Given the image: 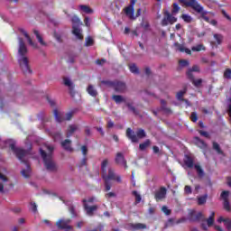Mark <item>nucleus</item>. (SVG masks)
Wrapping results in <instances>:
<instances>
[{
    "label": "nucleus",
    "mask_w": 231,
    "mask_h": 231,
    "mask_svg": "<svg viewBox=\"0 0 231 231\" xmlns=\"http://www.w3.org/2000/svg\"><path fill=\"white\" fill-rule=\"evenodd\" d=\"M54 147L50 144H44L40 149L41 156L43 160L44 167L49 172H57L59 171V165L53 160Z\"/></svg>",
    "instance_id": "f257e3e1"
},
{
    "label": "nucleus",
    "mask_w": 231,
    "mask_h": 231,
    "mask_svg": "<svg viewBox=\"0 0 231 231\" xmlns=\"http://www.w3.org/2000/svg\"><path fill=\"white\" fill-rule=\"evenodd\" d=\"M72 23V33L77 37V39H79V41H82L84 39V36L82 35V29H80L79 26H81L82 22L80 21V18L77 15H73L71 18Z\"/></svg>",
    "instance_id": "f03ea898"
},
{
    "label": "nucleus",
    "mask_w": 231,
    "mask_h": 231,
    "mask_svg": "<svg viewBox=\"0 0 231 231\" xmlns=\"http://www.w3.org/2000/svg\"><path fill=\"white\" fill-rule=\"evenodd\" d=\"M101 84H104L105 86H110V88H113L116 93H125V91H127V86L124 81L103 80L101 81Z\"/></svg>",
    "instance_id": "7ed1b4c3"
},
{
    "label": "nucleus",
    "mask_w": 231,
    "mask_h": 231,
    "mask_svg": "<svg viewBox=\"0 0 231 231\" xmlns=\"http://www.w3.org/2000/svg\"><path fill=\"white\" fill-rule=\"evenodd\" d=\"M7 143L9 144V147H11V150L14 152V154L16 155V158H18V160H20L21 162H24V157L28 156V154H30V151H26L21 148H16L15 147V141L13 140H9L7 142Z\"/></svg>",
    "instance_id": "20e7f679"
},
{
    "label": "nucleus",
    "mask_w": 231,
    "mask_h": 231,
    "mask_svg": "<svg viewBox=\"0 0 231 231\" xmlns=\"http://www.w3.org/2000/svg\"><path fill=\"white\" fill-rule=\"evenodd\" d=\"M179 2L181 5H184V6L192 8V10H194L198 14H200V12H203V6H201L196 0H179Z\"/></svg>",
    "instance_id": "39448f33"
},
{
    "label": "nucleus",
    "mask_w": 231,
    "mask_h": 231,
    "mask_svg": "<svg viewBox=\"0 0 231 231\" xmlns=\"http://www.w3.org/2000/svg\"><path fill=\"white\" fill-rule=\"evenodd\" d=\"M55 119L57 122H59L60 124L61 122H64V120L69 121L71 120V118H73V112H69L67 114H64L62 112H59V110L55 109L53 111Z\"/></svg>",
    "instance_id": "423d86ee"
},
{
    "label": "nucleus",
    "mask_w": 231,
    "mask_h": 231,
    "mask_svg": "<svg viewBox=\"0 0 231 231\" xmlns=\"http://www.w3.org/2000/svg\"><path fill=\"white\" fill-rule=\"evenodd\" d=\"M10 189H12V182H10L5 175L0 173V192L8 191Z\"/></svg>",
    "instance_id": "0eeeda50"
},
{
    "label": "nucleus",
    "mask_w": 231,
    "mask_h": 231,
    "mask_svg": "<svg viewBox=\"0 0 231 231\" xmlns=\"http://www.w3.org/2000/svg\"><path fill=\"white\" fill-rule=\"evenodd\" d=\"M56 226L58 228H60L61 230L65 231H75L73 229V226H71V219H60L57 223Z\"/></svg>",
    "instance_id": "6e6552de"
},
{
    "label": "nucleus",
    "mask_w": 231,
    "mask_h": 231,
    "mask_svg": "<svg viewBox=\"0 0 231 231\" xmlns=\"http://www.w3.org/2000/svg\"><path fill=\"white\" fill-rule=\"evenodd\" d=\"M18 62L23 73H32V69H30V64H29L30 61L28 60V57L26 56L18 57Z\"/></svg>",
    "instance_id": "1a4fd4ad"
},
{
    "label": "nucleus",
    "mask_w": 231,
    "mask_h": 231,
    "mask_svg": "<svg viewBox=\"0 0 231 231\" xmlns=\"http://www.w3.org/2000/svg\"><path fill=\"white\" fill-rule=\"evenodd\" d=\"M103 179L106 180L107 181L113 180L114 181H117V183H122V178L120 177V175H116V173H115V171H113L112 169L108 170V175L105 173L102 174Z\"/></svg>",
    "instance_id": "9d476101"
},
{
    "label": "nucleus",
    "mask_w": 231,
    "mask_h": 231,
    "mask_svg": "<svg viewBox=\"0 0 231 231\" xmlns=\"http://www.w3.org/2000/svg\"><path fill=\"white\" fill-rule=\"evenodd\" d=\"M26 53H28V47H26L24 40L18 37V57H26Z\"/></svg>",
    "instance_id": "9b49d317"
},
{
    "label": "nucleus",
    "mask_w": 231,
    "mask_h": 231,
    "mask_svg": "<svg viewBox=\"0 0 231 231\" xmlns=\"http://www.w3.org/2000/svg\"><path fill=\"white\" fill-rule=\"evenodd\" d=\"M178 21V18L171 16L169 11L164 12V17L162 21V26H167L168 24H174Z\"/></svg>",
    "instance_id": "f8f14e48"
},
{
    "label": "nucleus",
    "mask_w": 231,
    "mask_h": 231,
    "mask_svg": "<svg viewBox=\"0 0 231 231\" xmlns=\"http://www.w3.org/2000/svg\"><path fill=\"white\" fill-rule=\"evenodd\" d=\"M230 196V191H222L220 194V199L224 201V208L225 210H227V212H230V201L228 200V197Z\"/></svg>",
    "instance_id": "ddd939ff"
},
{
    "label": "nucleus",
    "mask_w": 231,
    "mask_h": 231,
    "mask_svg": "<svg viewBox=\"0 0 231 231\" xmlns=\"http://www.w3.org/2000/svg\"><path fill=\"white\" fill-rule=\"evenodd\" d=\"M166 196H167V189L162 187L155 192L154 198L156 201H162V199H165Z\"/></svg>",
    "instance_id": "4468645a"
},
{
    "label": "nucleus",
    "mask_w": 231,
    "mask_h": 231,
    "mask_svg": "<svg viewBox=\"0 0 231 231\" xmlns=\"http://www.w3.org/2000/svg\"><path fill=\"white\" fill-rule=\"evenodd\" d=\"M86 212H87V215L88 216H94V212H97V210H98V206L97 205H94V206H88V203H85L83 205Z\"/></svg>",
    "instance_id": "2eb2a0df"
},
{
    "label": "nucleus",
    "mask_w": 231,
    "mask_h": 231,
    "mask_svg": "<svg viewBox=\"0 0 231 231\" xmlns=\"http://www.w3.org/2000/svg\"><path fill=\"white\" fill-rule=\"evenodd\" d=\"M64 85L67 86V88H69V94L71 95V97H74L75 95V85H73V82L71 81V79L65 78L63 79Z\"/></svg>",
    "instance_id": "dca6fc26"
},
{
    "label": "nucleus",
    "mask_w": 231,
    "mask_h": 231,
    "mask_svg": "<svg viewBox=\"0 0 231 231\" xmlns=\"http://www.w3.org/2000/svg\"><path fill=\"white\" fill-rule=\"evenodd\" d=\"M19 32H21V33H23V35H24V37L27 39L30 46H32V48H34L35 50H37V48H39V45H37V43H35V42H33V41H32L30 34H28V32L24 29H19Z\"/></svg>",
    "instance_id": "f3484780"
},
{
    "label": "nucleus",
    "mask_w": 231,
    "mask_h": 231,
    "mask_svg": "<svg viewBox=\"0 0 231 231\" xmlns=\"http://www.w3.org/2000/svg\"><path fill=\"white\" fill-rule=\"evenodd\" d=\"M126 136L134 143H138V137L136 136V134H134V131H133L131 128L126 129Z\"/></svg>",
    "instance_id": "a211bd4d"
},
{
    "label": "nucleus",
    "mask_w": 231,
    "mask_h": 231,
    "mask_svg": "<svg viewBox=\"0 0 231 231\" xmlns=\"http://www.w3.org/2000/svg\"><path fill=\"white\" fill-rule=\"evenodd\" d=\"M173 46L176 51H180V52L185 51V53H187L188 55H190V53H192V51L189 49L185 48V46L180 44L179 42H175Z\"/></svg>",
    "instance_id": "6ab92c4d"
},
{
    "label": "nucleus",
    "mask_w": 231,
    "mask_h": 231,
    "mask_svg": "<svg viewBox=\"0 0 231 231\" xmlns=\"http://www.w3.org/2000/svg\"><path fill=\"white\" fill-rule=\"evenodd\" d=\"M79 131V125H70L68 126L66 136L67 138H69L74 133H77Z\"/></svg>",
    "instance_id": "aec40b11"
},
{
    "label": "nucleus",
    "mask_w": 231,
    "mask_h": 231,
    "mask_svg": "<svg viewBox=\"0 0 231 231\" xmlns=\"http://www.w3.org/2000/svg\"><path fill=\"white\" fill-rule=\"evenodd\" d=\"M201 217H203V214L201 212L197 213L196 211H191L189 216V221H199Z\"/></svg>",
    "instance_id": "412c9836"
},
{
    "label": "nucleus",
    "mask_w": 231,
    "mask_h": 231,
    "mask_svg": "<svg viewBox=\"0 0 231 231\" xmlns=\"http://www.w3.org/2000/svg\"><path fill=\"white\" fill-rule=\"evenodd\" d=\"M161 109L164 115H172V110L167 107V102L163 99L161 100Z\"/></svg>",
    "instance_id": "4be33fe9"
},
{
    "label": "nucleus",
    "mask_w": 231,
    "mask_h": 231,
    "mask_svg": "<svg viewBox=\"0 0 231 231\" xmlns=\"http://www.w3.org/2000/svg\"><path fill=\"white\" fill-rule=\"evenodd\" d=\"M116 162L119 165H125V167L127 168V163L125 162V159L124 158V154H122V152H118L116 154Z\"/></svg>",
    "instance_id": "5701e85b"
},
{
    "label": "nucleus",
    "mask_w": 231,
    "mask_h": 231,
    "mask_svg": "<svg viewBox=\"0 0 231 231\" xmlns=\"http://www.w3.org/2000/svg\"><path fill=\"white\" fill-rule=\"evenodd\" d=\"M125 14L130 19H134V7H133V5H130L126 8H125Z\"/></svg>",
    "instance_id": "b1692460"
},
{
    "label": "nucleus",
    "mask_w": 231,
    "mask_h": 231,
    "mask_svg": "<svg viewBox=\"0 0 231 231\" xmlns=\"http://www.w3.org/2000/svg\"><path fill=\"white\" fill-rule=\"evenodd\" d=\"M61 147L65 151H69V152L73 151V148H71V140L69 139H66L65 141L61 142Z\"/></svg>",
    "instance_id": "393cba45"
},
{
    "label": "nucleus",
    "mask_w": 231,
    "mask_h": 231,
    "mask_svg": "<svg viewBox=\"0 0 231 231\" xmlns=\"http://www.w3.org/2000/svg\"><path fill=\"white\" fill-rule=\"evenodd\" d=\"M112 100L117 105L125 103V98L122 95H113Z\"/></svg>",
    "instance_id": "a878e982"
},
{
    "label": "nucleus",
    "mask_w": 231,
    "mask_h": 231,
    "mask_svg": "<svg viewBox=\"0 0 231 231\" xmlns=\"http://www.w3.org/2000/svg\"><path fill=\"white\" fill-rule=\"evenodd\" d=\"M130 226L133 230H145L147 228V226L142 223L131 224Z\"/></svg>",
    "instance_id": "bb28decb"
},
{
    "label": "nucleus",
    "mask_w": 231,
    "mask_h": 231,
    "mask_svg": "<svg viewBox=\"0 0 231 231\" xmlns=\"http://www.w3.org/2000/svg\"><path fill=\"white\" fill-rule=\"evenodd\" d=\"M26 170H22L21 174L23 176V178H30L32 174V170L30 169V164L28 162H25Z\"/></svg>",
    "instance_id": "cd10ccee"
},
{
    "label": "nucleus",
    "mask_w": 231,
    "mask_h": 231,
    "mask_svg": "<svg viewBox=\"0 0 231 231\" xmlns=\"http://www.w3.org/2000/svg\"><path fill=\"white\" fill-rule=\"evenodd\" d=\"M184 163L189 167V169H192V167H194V160H192L189 155L185 156Z\"/></svg>",
    "instance_id": "c85d7f7f"
},
{
    "label": "nucleus",
    "mask_w": 231,
    "mask_h": 231,
    "mask_svg": "<svg viewBox=\"0 0 231 231\" xmlns=\"http://www.w3.org/2000/svg\"><path fill=\"white\" fill-rule=\"evenodd\" d=\"M33 33H34V35H36V39L38 40V42H40V44L42 46H47V44L45 43L44 40L42 39V36L41 35V33H39V31L34 30Z\"/></svg>",
    "instance_id": "c756f323"
},
{
    "label": "nucleus",
    "mask_w": 231,
    "mask_h": 231,
    "mask_svg": "<svg viewBox=\"0 0 231 231\" xmlns=\"http://www.w3.org/2000/svg\"><path fill=\"white\" fill-rule=\"evenodd\" d=\"M87 91L90 97H97L98 95V92L95 89V87L93 85H88Z\"/></svg>",
    "instance_id": "7c9ffc66"
},
{
    "label": "nucleus",
    "mask_w": 231,
    "mask_h": 231,
    "mask_svg": "<svg viewBox=\"0 0 231 231\" xmlns=\"http://www.w3.org/2000/svg\"><path fill=\"white\" fill-rule=\"evenodd\" d=\"M135 136L137 137V141H138V140H142V139L145 138L147 136V134H145V131L143 129L139 128L136 132Z\"/></svg>",
    "instance_id": "2f4dec72"
},
{
    "label": "nucleus",
    "mask_w": 231,
    "mask_h": 231,
    "mask_svg": "<svg viewBox=\"0 0 231 231\" xmlns=\"http://www.w3.org/2000/svg\"><path fill=\"white\" fill-rule=\"evenodd\" d=\"M193 71H199V67L198 65H194L191 69H189L187 72L188 79H192V77H194V75H192Z\"/></svg>",
    "instance_id": "473e14b6"
},
{
    "label": "nucleus",
    "mask_w": 231,
    "mask_h": 231,
    "mask_svg": "<svg viewBox=\"0 0 231 231\" xmlns=\"http://www.w3.org/2000/svg\"><path fill=\"white\" fill-rule=\"evenodd\" d=\"M128 67H129L131 73H134L135 75H138V73H140V70L138 69V67L136 66V64L130 63L128 65Z\"/></svg>",
    "instance_id": "72a5a7b5"
},
{
    "label": "nucleus",
    "mask_w": 231,
    "mask_h": 231,
    "mask_svg": "<svg viewBox=\"0 0 231 231\" xmlns=\"http://www.w3.org/2000/svg\"><path fill=\"white\" fill-rule=\"evenodd\" d=\"M195 140H196V144L198 145V147H200V149H207V143H205V142H203L199 137H196Z\"/></svg>",
    "instance_id": "f704fd0d"
},
{
    "label": "nucleus",
    "mask_w": 231,
    "mask_h": 231,
    "mask_svg": "<svg viewBox=\"0 0 231 231\" xmlns=\"http://www.w3.org/2000/svg\"><path fill=\"white\" fill-rule=\"evenodd\" d=\"M193 84V86H195V88H199V86H201V84H203V79H194V76H192V79H189Z\"/></svg>",
    "instance_id": "c9c22d12"
},
{
    "label": "nucleus",
    "mask_w": 231,
    "mask_h": 231,
    "mask_svg": "<svg viewBox=\"0 0 231 231\" xmlns=\"http://www.w3.org/2000/svg\"><path fill=\"white\" fill-rule=\"evenodd\" d=\"M149 145H151V140L147 139L144 143L139 145V149L140 151H145Z\"/></svg>",
    "instance_id": "e433bc0d"
},
{
    "label": "nucleus",
    "mask_w": 231,
    "mask_h": 231,
    "mask_svg": "<svg viewBox=\"0 0 231 231\" xmlns=\"http://www.w3.org/2000/svg\"><path fill=\"white\" fill-rule=\"evenodd\" d=\"M194 167H195L199 178H203L205 176V171H203V169H201V166H199V164H195Z\"/></svg>",
    "instance_id": "4c0bfd02"
},
{
    "label": "nucleus",
    "mask_w": 231,
    "mask_h": 231,
    "mask_svg": "<svg viewBox=\"0 0 231 231\" xmlns=\"http://www.w3.org/2000/svg\"><path fill=\"white\" fill-rule=\"evenodd\" d=\"M216 216V213L214 211L211 212V215L207 219L208 226H212L214 225V217Z\"/></svg>",
    "instance_id": "58836bf2"
},
{
    "label": "nucleus",
    "mask_w": 231,
    "mask_h": 231,
    "mask_svg": "<svg viewBox=\"0 0 231 231\" xmlns=\"http://www.w3.org/2000/svg\"><path fill=\"white\" fill-rule=\"evenodd\" d=\"M79 9H81L85 14H93V10L88 5H79Z\"/></svg>",
    "instance_id": "ea45409f"
},
{
    "label": "nucleus",
    "mask_w": 231,
    "mask_h": 231,
    "mask_svg": "<svg viewBox=\"0 0 231 231\" xmlns=\"http://www.w3.org/2000/svg\"><path fill=\"white\" fill-rule=\"evenodd\" d=\"M213 149L217 151V154H223V150H221L219 143L213 142Z\"/></svg>",
    "instance_id": "a19ab883"
},
{
    "label": "nucleus",
    "mask_w": 231,
    "mask_h": 231,
    "mask_svg": "<svg viewBox=\"0 0 231 231\" xmlns=\"http://www.w3.org/2000/svg\"><path fill=\"white\" fill-rule=\"evenodd\" d=\"M126 106L128 107L129 111H131L132 113H134V115H138V110H136V108L134 107V106H133V104L131 103H126Z\"/></svg>",
    "instance_id": "79ce46f5"
},
{
    "label": "nucleus",
    "mask_w": 231,
    "mask_h": 231,
    "mask_svg": "<svg viewBox=\"0 0 231 231\" xmlns=\"http://www.w3.org/2000/svg\"><path fill=\"white\" fill-rule=\"evenodd\" d=\"M217 44H221L223 42V36L221 34L215 33L213 35Z\"/></svg>",
    "instance_id": "37998d69"
},
{
    "label": "nucleus",
    "mask_w": 231,
    "mask_h": 231,
    "mask_svg": "<svg viewBox=\"0 0 231 231\" xmlns=\"http://www.w3.org/2000/svg\"><path fill=\"white\" fill-rule=\"evenodd\" d=\"M185 93H187V88H184L183 90H180L177 93V99L178 100H181L183 99V96L185 95Z\"/></svg>",
    "instance_id": "c03bdc74"
},
{
    "label": "nucleus",
    "mask_w": 231,
    "mask_h": 231,
    "mask_svg": "<svg viewBox=\"0 0 231 231\" xmlns=\"http://www.w3.org/2000/svg\"><path fill=\"white\" fill-rule=\"evenodd\" d=\"M109 162L107 160H104L101 163V171H102V174L106 173V167H107Z\"/></svg>",
    "instance_id": "a18cd8bd"
},
{
    "label": "nucleus",
    "mask_w": 231,
    "mask_h": 231,
    "mask_svg": "<svg viewBox=\"0 0 231 231\" xmlns=\"http://www.w3.org/2000/svg\"><path fill=\"white\" fill-rule=\"evenodd\" d=\"M205 203H207V195L198 199V205H205Z\"/></svg>",
    "instance_id": "49530a36"
},
{
    "label": "nucleus",
    "mask_w": 231,
    "mask_h": 231,
    "mask_svg": "<svg viewBox=\"0 0 231 231\" xmlns=\"http://www.w3.org/2000/svg\"><path fill=\"white\" fill-rule=\"evenodd\" d=\"M181 19H183L185 23H192V18L189 14H182Z\"/></svg>",
    "instance_id": "de8ad7c7"
},
{
    "label": "nucleus",
    "mask_w": 231,
    "mask_h": 231,
    "mask_svg": "<svg viewBox=\"0 0 231 231\" xmlns=\"http://www.w3.org/2000/svg\"><path fill=\"white\" fill-rule=\"evenodd\" d=\"M192 51H201V50H205V47L202 44H199L191 48Z\"/></svg>",
    "instance_id": "09e8293b"
},
{
    "label": "nucleus",
    "mask_w": 231,
    "mask_h": 231,
    "mask_svg": "<svg viewBox=\"0 0 231 231\" xmlns=\"http://www.w3.org/2000/svg\"><path fill=\"white\" fill-rule=\"evenodd\" d=\"M180 5H178V4H173V9L171 11V14L173 15H176V14H178V12H180Z\"/></svg>",
    "instance_id": "8fccbe9b"
},
{
    "label": "nucleus",
    "mask_w": 231,
    "mask_h": 231,
    "mask_svg": "<svg viewBox=\"0 0 231 231\" xmlns=\"http://www.w3.org/2000/svg\"><path fill=\"white\" fill-rule=\"evenodd\" d=\"M133 194L135 196V203H140V201H142V196H140L138 191H133Z\"/></svg>",
    "instance_id": "3c124183"
},
{
    "label": "nucleus",
    "mask_w": 231,
    "mask_h": 231,
    "mask_svg": "<svg viewBox=\"0 0 231 231\" xmlns=\"http://www.w3.org/2000/svg\"><path fill=\"white\" fill-rule=\"evenodd\" d=\"M201 14V18L206 21V23H210V18H208V16H207V12H204L202 9V12H200Z\"/></svg>",
    "instance_id": "603ef678"
},
{
    "label": "nucleus",
    "mask_w": 231,
    "mask_h": 231,
    "mask_svg": "<svg viewBox=\"0 0 231 231\" xmlns=\"http://www.w3.org/2000/svg\"><path fill=\"white\" fill-rule=\"evenodd\" d=\"M224 78L231 79V69H226L224 72Z\"/></svg>",
    "instance_id": "864d4df0"
},
{
    "label": "nucleus",
    "mask_w": 231,
    "mask_h": 231,
    "mask_svg": "<svg viewBox=\"0 0 231 231\" xmlns=\"http://www.w3.org/2000/svg\"><path fill=\"white\" fill-rule=\"evenodd\" d=\"M225 226L227 228V230H231V219L230 218H226L224 220Z\"/></svg>",
    "instance_id": "5fc2aeb1"
},
{
    "label": "nucleus",
    "mask_w": 231,
    "mask_h": 231,
    "mask_svg": "<svg viewBox=\"0 0 231 231\" xmlns=\"http://www.w3.org/2000/svg\"><path fill=\"white\" fill-rule=\"evenodd\" d=\"M162 212L166 215V216H171V209H169V208H167L166 206H163L162 208Z\"/></svg>",
    "instance_id": "6e6d98bb"
},
{
    "label": "nucleus",
    "mask_w": 231,
    "mask_h": 231,
    "mask_svg": "<svg viewBox=\"0 0 231 231\" xmlns=\"http://www.w3.org/2000/svg\"><path fill=\"white\" fill-rule=\"evenodd\" d=\"M106 59H101V60H96V64H97V66H104L106 64Z\"/></svg>",
    "instance_id": "4d7b16f0"
},
{
    "label": "nucleus",
    "mask_w": 231,
    "mask_h": 231,
    "mask_svg": "<svg viewBox=\"0 0 231 231\" xmlns=\"http://www.w3.org/2000/svg\"><path fill=\"white\" fill-rule=\"evenodd\" d=\"M86 46H93V40L91 37L86 39Z\"/></svg>",
    "instance_id": "13d9d810"
},
{
    "label": "nucleus",
    "mask_w": 231,
    "mask_h": 231,
    "mask_svg": "<svg viewBox=\"0 0 231 231\" xmlns=\"http://www.w3.org/2000/svg\"><path fill=\"white\" fill-rule=\"evenodd\" d=\"M105 188L106 191L111 190V183L107 180H105Z\"/></svg>",
    "instance_id": "bf43d9fd"
},
{
    "label": "nucleus",
    "mask_w": 231,
    "mask_h": 231,
    "mask_svg": "<svg viewBox=\"0 0 231 231\" xmlns=\"http://www.w3.org/2000/svg\"><path fill=\"white\" fill-rule=\"evenodd\" d=\"M190 119L192 122H198V114L196 112L191 113Z\"/></svg>",
    "instance_id": "052dcab7"
},
{
    "label": "nucleus",
    "mask_w": 231,
    "mask_h": 231,
    "mask_svg": "<svg viewBox=\"0 0 231 231\" xmlns=\"http://www.w3.org/2000/svg\"><path fill=\"white\" fill-rule=\"evenodd\" d=\"M184 192L185 194H192V188L190 186H185Z\"/></svg>",
    "instance_id": "680f3d73"
},
{
    "label": "nucleus",
    "mask_w": 231,
    "mask_h": 231,
    "mask_svg": "<svg viewBox=\"0 0 231 231\" xmlns=\"http://www.w3.org/2000/svg\"><path fill=\"white\" fill-rule=\"evenodd\" d=\"M142 26L143 28H144L145 30H149V28H151V25L149 24V22L145 21L142 23Z\"/></svg>",
    "instance_id": "e2e57ef3"
},
{
    "label": "nucleus",
    "mask_w": 231,
    "mask_h": 231,
    "mask_svg": "<svg viewBox=\"0 0 231 231\" xmlns=\"http://www.w3.org/2000/svg\"><path fill=\"white\" fill-rule=\"evenodd\" d=\"M93 201H95V197L88 198V199H83L84 205H86V203H93Z\"/></svg>",
    "instance_id": "0e129e2a"
},
{
    "label": "nucleus",
    "mask_w": 231,
    "mask_h": 231,
    "mask_svg": "<svg viewBox=\"0 0 231 231\" xmlns=\"http://www.w3.org/2000/svg\"><path fill=\"white\" fill-rule=\"evenodd\" d=\"M31 208H32V212H37V204H35L34 202H32Z\"/></svg>",
    "instance_id": "69168bd1"
},
{
    "label": "nucleus",
    "mask_w": 231,
    "mask_h": 231,
    "mask_svg": "<svg viewBox=\"0 0 231 231\" xmlns=\"http://www.w3.org/2000/svg\"><path fill=\"white\" fill-rule=\"evenodd\" d=\"M144 73H145V75H147L148 77L151 76V73H152L151 68H149V67L144 68Z\"/></svg>",
    "instance_id": "338daca9"
},
{
    "label": "nucleus",
    "mask_w": 231,
    "mask_h": 231,
    "mask_svg": "<svg viewBox=\"0 0 231 231\" xmlns=\"http://www.w3.org/2000/svg\"><path fill=\"white\" fill-rule=\"evenodd\" d=\"M180 66H189V61L187 60H180Z\"/></svg>",
    "instance_id": "774afa93"
}]
</instances>
